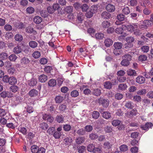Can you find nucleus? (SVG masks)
<instances>
[{
	"instance_id": "obj_1",
	"label": "nucleus",
	"mask_w": 153,
	"mask_h": 153,
	"mask_svg": "<svg viewBox=\"0 0 153 153\" xmlns=\"http://www.w3.org/2000/svg\"><path fill=\"white\" fill-rule=\"evenodd\" d=\"M123 59L121 61L120 64L123 66L127 67L130 64V61L131 60V56L129 54H126L123 56Z\"/></svg>"
},
{
	"instance_id": "obj_2",
	"label": "nucleus",
	"mask_w": 153,
	"mask_h": 153,
	"mask_svg": "<svg viewBox=\"0 0 153 153\" xmlns=\"http://www.w3.org/2000/svg\"><path fill=\"white\" fill-rule=\"evenodd\" d=\"M98 103L102 106L103 107H107L109 105V101L108 99H104L100 98L97 100Z\"/></svg>"
},
{
	"instance_id": "obj_3",
	"label": "nucleus",
	"mask_w": 153,
	"mask_h": 153,
	"mask_svg": "<svg viewBox=\"0 0 153 153\" xmlns=\"http://www.w3.org/2000/svg\"><path fill=\"white\" fill-rule=\"evenodd\" d=\"M137 111L136 108H134L129 111H127L125 114V116L127 117L131 118L134 116H136L137 114Z\"/></svg>"
},
{
	"instance_id": "obj_4",
	"label": "nucleus",
	"mask_w": 153,
	"mask_h": 153,
	"mask_svg": "<svg viewBox=\"0 0 153 153\" xmlns=\"http://www.w3.org/2000/svg\"><path fill=\"white\" fill-rule=\"evenodd\" d=\"M42 118L45 120H47V121L52 123L54 121V118L51 115L48 114H45L43 115Z\"/></svg>"
},
{
	"instance_id": "obj_5",
	"label": "nucleus",
	"mask_w": 153,
	"mask_h": 153,
	"mask_svg": "<svg viewBox=\"0 0 153 153\" xmlns=\"http://www.w3.org/2000/svg\"><path fill=\"white\" fill-rule=\"evenodd\" d=\"M105 8L106 10L109 13L113 12L115 10V5L111 3H108L107 4Z\"/></svg>"
},
{
	"instance_id": "obj_6",
	"label": "nucleus",
	"mask_w": 153,
	"mask_h": 153,
	"mask_svg": "<svg viewBox=\"0 0 153 153\" xmlns=\"http://www.w3.org/2000/svg\"><path fill=\"white\" fill-rule=\"evenodd\" d=\"M138 27L137 24H133L132 25H129L126 27L127 30L129 31L133 32L135 29L137 28Z\"/></svg>"
},
{
	"instance_id": "obj_7",
	"label": "nucleus",
	"mask_w": 153,
	"mask_h": 153,
	"mask_svg": "<svg viewBox=\"0 0 153 153\" xmlns=\"http://www.w3.org/2000/svg\"><path fill=\"white\" fill-rule=\"evenodd\" d=\"M101 17L104 19H109L111 16V15L109 12L105 11L103 12L101 14Z\"/></svg>"
},
{
	"instance_id": "obj_8",
	"label": "nucleus",
	"mask_w": 153,
	"mask_h": 153,
	"mask_svg": "<svg viewBox=\"0 0 153 153\" xmlns=\"http://www.w3.org/2000/svg\"><path fill=\"white\" fill-rule=\"evenodd\" d=\"M55 120L59 123H62L64 121V118L62 115H58L55 117Z\"/></svg>"
},
{
	"instance_id": "obj_9",
	"label": "nucleus",
	"mask_w": 153,
	"mask_h": 153,
	"mask_svg": "<svg viewBox=\"0 0 153 153\" xmlns=\"http://www.w3.org/2000/svg\"><path fill=\"white\" fill-rule=\"evenodd\" d=\"M145 81V77L142 76H138L136 78V82L140 84L144 83Z\"/></svg>"
},
{
	"instance_id": "obj_10",
	"label": "nucleus",
	"mask_w": 153,
	"mask_h": 153,
	"mask_svg": "<svg viewBox=\"0 0 153 153\" xmlns=\"http://www.w3.org/2000/svg\"><path fill=\"white\" fill-rule=\"evenodd\" d=\"M17 83V80L16 77L12 76L10 77L9 83L10 85H16Z\"/></svg>"
},
{
	"instance_id": "obj_11",
	"label": "nucleus",
	"mask_w": 153,
	"mask_h": 153,
	"mask_svg": "<svg viewBox=\"0 0 153 153\" xmlns=\"http://www.w3.org/2000/svg\"><path fill=\"white\" fill-rule=\"evenodd\" d=\"M64 143L66 146H70L73 140L71 137H66L64 139Z\"/></svg>"
},
{
	"instance_id": "obj_12",
	"label": "nucleus",
	"mask_w": 153,
	"mask_h": 153,
	"mask_svg": "<svg viewBox=\"0 0 153 153\" xmlns=\"http://www.w3.org/2000/svg\"><path fill=\"white\" fill-rule=\"evenodd\" d=\"M63 100V97L60 95L56 96L55 98V101L56 103H60Z\"/></svg>"
},
{
	"instance_id": "obj_13",
	"label": "nucleus",
	"mask_w": 153,
	"mask_h": 153,
	"mask_svg": "<svg viewBox=\"0 0 153 153\" xmlns=\"http://www.w3.org/2000/svg\"><path fill=\"white\" fill-rule=\"evenodd\" d=\"M153 126V124L151 123H147L144 125H143L142 128L143 130H146L149 128Z\"/></svg>"
},
{
	"instance_id": "obj_14",
	"label": "nucleus",
	"mask_w": 153,
	"mask_h": 153,
	"mask_svg": "<svg viewBox=\"0 0 153 153\" xmlns=\"http://www.w3.org/2000/svg\"><path fill=\"white\" fill-rule=\"evenodd\" d=\"M22 51V49L21 47L19 45H17L13 49V52L16 54L20 53Z\"/></svg>"
},
{
	"instance_id": "obj_15",
	"label": "nucleus",
	"mask_w": 153,
	"mask_h": 153,
	"mask_svg": "<svg viewBox=\"0 0 153 153\" xmlns=\"http://www.w3.org/2000/svg\"><path fill=\"white\" fill-rule=\"evenodd\" d=\"M33 21L35 23L39 24L42 21V19L39 16H36L34 17Z\"/></svg>"
},
{
	"instance_id": "obj_16",
	"label": "nucleus",
	"mask_w": 153,
	"mask_h": 153,
	"mask_svg": "<svg viewBox=\"0 0 153 153\" xmlns=\"http://www.w3.org/2000/svg\"><path fill=\"white\" fill-rule=\"evenodd\" d=\"M38 91L35 89H32L30 90L29 93V95L31 97H35L37 95Z\"/></svg>"
},
{
	"instance_id": "obj_17",
	"label": "nucleus",
	"mask_w": 153,
	"mask_h": 153,
	"mask_svg": "<svg viewBox=\"0 0 153 153\" xmlns=\"http://www.w3.org/2000/svg\"><path fill=\"white\" fill-rule=\"evenodd\" d=\"M39 127L42 129L46 130L48 128L49 126L47 123L43 122L39 124Z\"/></svg>"
},
{
	"instance_id": "obj_18",
	"label": "nucleus",
	"mask_w": 153,
	"mask_h": 153,
	"mask_svg": "<svg viewBox=\"0 0 153 153\" xmlns=\"http://www.w3.org/2000/svg\"><path fill=\"white\" fill-rule=\"evenodd\" d=\"M104 43L106 46L109 47L112 44L113 41L111 39L107 38L105 40Z\"/></svg>"
},
{
	"instance_id": "obj_19",
	"label": "nucleus",
	"mask_w": 153,
	"mask_h": 153,
	"mask_svg": "<svg viewBox=\"0 0 153 153\" xmlns=\"http://www.w3.org/2000/svg\"><path fill=\"white\" fill-rule=\"evenodd\" d=\"M39 81L42 82H45L47 79V76L43 74L39 76Z\"/></svg>"
},
{
	"instance_id": "obj_20",
	"label": "nucleus",
	"mask_w": 153,
	"mask_h": 153,
	"mask_svg": "<svg viewBox=\"0 0 153 153\" xmlns=\"http://www.w3.org/2000/svg\"><path fill=\"white\" fill-rule=\"evenodd\" d=\"M37 83L36 80L34 78H32L30 80L28 81V84L30 86H34Z\"/></svg>"
},
{
	"instance_id": "obj_21",
	"label": "nucleus",
	"mask_w": 153,
	"mask_h": 153,
	"mask_svg": "<svg viewBox=\"0 0 153 153\" xmlns=\"http://www.w3.org/2000/svg\"><path fill=\"white\" fill-rule=\"evenodd\" d=\"M30 62V61L29 59L25 57H23L21 60V63L24 65L27 64Z\"/></svg>"
},
{
	"instance_id": "obj_22",
	"label": "nucleus",
	"mask_w": 153,
	"mask_h": 153,
	"mask_svg": "<svg viewBox=\"0 0 153 153\" xmlns=\"http://www.w3.org/2000/svg\"><path fill=\"white\" fill-rule=\"evenodd\" d=\"M113 53L116 56H119L122 54L123 51L122 49L114 48Z\"/></svg>"
},
{
	"instance_id": "obj_23",
	"label": "nucleus",
	"mask_w": 153,
	"mask_h": 153,
	"mask_svg": "<svg viewBox=\"0 0 153 153\" xmlns=\"http://www.w3.org/2000/svg\"><path fill=\"white\" fill-rule=\"evenodd\" d=\"M122 46L123 44L119 42H114L113 45L114 48L122 49Z\"/></svg>"
},
{
	"instance_id": "obj_24",
	"label": "nucleus",
	"mask_w": 153,
	"mask_h": 153,
	"mask_svg": "<svg viewBox=\"0 0 153 153\" xmlns=\"http://www.w3.org/2000/svg\"><path fill=\"white\" fill-rule=\"evenodd\" d=\"M103 146L104 148L106 150H107L111 149L112 145L109 142H106L104 143Z\"/></svg>"
},
{
	"instance_id": "obj_25",
	"label": "nucleus",
	"mask_w": 153,
	"mask_h": 153,
	"mask_svg": "<svg viewBox=\"0 0 153 153\" xmlns=\"http://www.w3.org/2000/svg\"><path fill=\"white\" fill-rule=\"evenodd\" d=\"M123 13V14L127 15L130 13V10L128 7H125L122 10Z\"/></svg>"
},
{
	"instance_id": "obj_26",
	"label": "nucleus",
	"mask_w": 153,
	"mask_h": 153,
	"mask_svg": "<svg viewBox=\"0 0 153 153\" xmlns=\"http://www.w3.org/2000/svg\"><path fill=\"white\" fill-rule=\"evenodd\" d=\"M101 25L102 27L107 28L110 26V23L108 21H104L102 22Z\"/></svg>"
},
{
	"instance_id": "obj_27",
	"label": "nucleus",
	"mask_w": 153,
	"mask_h": 153,
	"mask_svg": "<svg viewBox=\"0 0 153 153\" xmlns=\"http://www.w3.org/2000/svg\"><path fill=\"white\" fill-rule=\"evenodd\" d=\"M38 147L35 145L32 146L30 148V150L32 153H37L38 152Z\"/></svg>"
},
{
	"instance_id": "obj_28",
	"label": "nucleus",
	"mask_w": 153,
	"mask_h": 153,
	"mask_svg": "<svg viewBox=\"0 0 153 153\" xmlns=\"http://www.w3.org/2000/svg\"><path fill=\"white\" fill-rule=\"evenodd\" d=\"M125 106L126 108L129 109H132L134 107L132 102L129 101L126 103Z\"/></svg>"
},
{
	"instance_id": "obj_29",
	"label": "nucleus",
	"mask_w": 153,
	"mask_h": 153,
	"mask_svg": "<svg viewBox=\"0 0 153 153\" xmlns=\"http://www.w3.org/2000/svg\"><path fill=\"white\" fill-rule=\"evenodd\" d=\"M26 31L28 33H33L34 34L36 33V31L33 28L31 27H28L26 28Z\"/></svg>"
},
{
	"instance_id": "obj_30",
	"label": "nucleus",
	"mask_w": 153,
	"mask_h": 153,
	"mask_svg": "<svg viewBox=\"0 0 153 153\" xmlns=\"http://www.w3.org/2000/svg\"><path fill=\"white\" fill-rule=\"evenodd\" d=\"M102 117L106 119H108L111 117V114L108 111L104 112L102 114Z\"/></svg>"
},
{
	"instance_id": "obj_31",
	"label": "nucleus",
	"mask_w": 153,
	"mask_h": 153,
	"mask_svg": "<svg viewBox=\"0 0 153 153\" xmlns=\"http://www.w3.org/2000/svg\"><path fill=\"white\" fill-rule=\"evenodd\" d=\"M56 84V80L53 79H50L48 82V85L49 86L51 87H54L55 86Z\"/></svg>"
},
{
	"instance_id": "obj_32",
	"label": "nucleus",
	"mask_w": 153,
	"mask_h": 153,
	"mask_svg": "<svg viewBox=\"0 0 153 153\" xmlns=\"http://www.w3.org/2000/svg\"><path fill=\"white\" fill-rule=\"evenodd\" d=\"M141 50L143 53H147L149 51V47L147 45L143 46L141 47Z\"/></svg>"
},
{
	"instance_id": "obj_33",
	"label": "nucleus",
	"mask_w": 153,
	"mask_h": 153,
	"mask_svg": "<svg viewBox=\"0 0 153 153\" xmlns=\"http://www.w3.org/2000/svg\"><path fill=\"white\" fill-rule=\"evenodd\" d=\"M8 57L7 54L5 52H2L0 54V58L2 60H4L7 59Z\"/></svg>"
},
{
	"instance_id": "obj_34",
	"label": "nucleus",
	"mask_w": 153,
	"mask_h": 153,
	"mask_svg": "<svg viewBox=\"0 0 153 153\" xmlns=\"http://www.w3.org/2000/svg\"><path fill=\"white\" fill-rule=\"evenodd\" d=\"M152 21L151 20H146L143 22V24L145 25L148 27L151 26L152 24Z\"/></svg>"
},
{
	"instance_id": "obj_35",
	"label": "nucleus",
	"mask_w": 153,
	"mask_h": 153,
	"mask_svg": "<svg viewBox=\"0 0 153 153\" xmlns=\"http://www.w3.org/2000/svg\"><path fill=\"white\" fill-rule=\"evenodd\" d=\"M118 87V89L119 90L123 91L125 90L127 87L126 84L124 83L120 84Z\"/></svg>"
},
{
	"instance_id": "obj_36",
	"label": "nucleus",
	"mask_w": 153,
	"mask_h": 153,
	"mask_svg": "<svg viewBox=\"0 0 153 153\" xmlns=\"http://www.w3.org/2000/svg\"><path fill=\"white\" fill-rule=\"evenodd\" d=\"M127 74L130 76H135L137 74L134 70L129 69L127 71Z\"/></svg>"
},
{
	"instance_id": "obj_37",
	"label": "nucleus",
	"mask_w": 153,
	"mask_h": 153,
	"mask_svg": "<svg viewBox=\"0 0 153 153\" xmlns=\"http://www.w3.org/2000/svg\"><path fill=\"white\" fill-rule=\"evenodd\" d=\"M29 46L32 48H35L38 45V44L36 41H30L29 43Z\"/></svg>"
},
{
	"instance_id": "obj_38",
	"label": "nucleus",
	"mask_w": 153,
	"mask_h": 153,
	"mask_svg": "<svg viewBox=\"0 0 153 153\" xmlns=\"http://www.w3.org/2000/svg\"><path fill=\"white\" fill-rule=\"evenodd\" d=\"M13 86H11L10 88V91L14 93L17 92L19 89V87L16 85H13Z\"/></svg>"
},
{
	"instance_id": "obj_39",
	"label": "nucleus",
	"mask_w": 153,
	"mask_h": 153,
	"mask_svg": "<svg viewBox=\"0 0 153 153\" xmlns=\"http://www.w3.org/2000/svg\"><path fill=\"white\" fill-rule=\"evenodd\" d=\"M32 56L35 59H38L40 57L41 53L39 51H36L33 53Z\"/></svg>"
},
{
	"instance_id": "obj_40",
	"label": "nucleus",
	"mask_w": 153,
	"mask_h": 153,
	"mask_svg": "<svg viewBox=\"0 0 153 153\" xmlns=\"http://www.w3.org/2000/svg\"><path fill=\"white\" fill-rule=\"evenodd\" d=\"M104 86L105 88L110 89L112 87V84L110 82L107 81L105 82L104 83Z\"/></svg>"
},
{
	"instance_id": "obj_41",
	"label": "nucleus",
	"mask_w": 153,
	"mask_h": 153,
	"mask_svg": "<svg viewBox=\"0 0 153 153\" xmlns=\"http://www.w3.org/2000/svg\"><path fill=\"white\" fill-rule=\"evenodd\" d=\"M85 140V138L83 137H79L76 139V142L78 144H81L83 143Z\"/></svg>"
},
{
	"instance_id": "obj_42",
	"label": "nucleus",
	"mask_w": 153,
	"mask_h": 153,
	"mask_svg": "<svg viewBox=\"0 0 153 153\" xmlns=\"http://www.w3.org/2000/svg\"><path fill=\"white\" fill-rule=\"evenodd\" d=\"M15 40L17 41L21 42L23 39L22 36L20 34H16L15 36Z\"/></svg>"
},
{
	"instance_id": "obj_43",
	"label": "nucleus",
	"mask_w": 153,
	"mask_h": 153,
	"mask_svg": "<svg viewBox=\"0 0 153 153\" xmlns=\"http://www.w3.org/2000/svg\"><path fill=\"white\" fill-rule=\"evenodd\" d=\"M95 37L97 39H102L104 36V34L101 33H96L95 35Z\"/></svg>"
},
{
	"instance_id": "obj_44",
	"label": "nucleus",
	"mask_w": 153,
	"mask_h": 153,
	"mask_svg": "<svg viewBox=\"0 0 153 153\" xmlns=\"http://www.w3.org/2000/svg\"><path fill=\"white\" fill-rule=\"evenodd\" d=\"M115 31V32L118 34H121L124 31L123 27H119L117 28Z\"/></svg>"
},
{
	"instance_id": "obj_45",
	"label": "nucleus",
	"mask_w": 153,
	"mask_h": 153,
	"mask_svg": "<svg viewBox=\"0 0 153 153\" xmlns=\"http://www.w3.org/2000/svg\"><path fill=\"white\" fill-rule=\"evenodd\" d=\"M80 8L83 12H86L88 9L89 6L86 4H83Z\"/></svg>"
},
{
	"instance_id": "obj_46",
	"label": "nucleus",
	"mask_w": 153,
	"mask_h": 153,
	"mask_svg": "<svg viewBox=\"0 0 153 153\" xmlns=\"http://www.w3.org/2000/svg\"><path fill=\"white\" fill-rule=\"evenodd\" d=\"M79 95V92L76 90H74L72 91L71 93V95L74 97H77Z\"/></svg>"
},
{
	"instance_id": "obj_47",
	"label": "nucleus",
	"mask_w": 153,
	"mask_h": 153,
	"mask_svg": "<svg viewBox=\"0 0 153 153\" xmlns=\"http://www.w3.org/2000/svg\"><path fill=\"white\" fill-rule=\"evenodd\" d=\"M99 113L97 111H94L92 114V117L93 118L95 119H97L100 116Z\"/></svg>"
},
{
	"instance_id": "obj_48",
	"label": "nucleus",
	"mask_w": 153,
	"mask_h": 153,
	"mask_svg": "<svg viewBox=\"0 0 153 153\" xmlns=\"http://www.w3.org/2000/svg\"><path fill=\"white\" fill-rule=\"evenodd\" d=\"M55 128L54 127H51L49 128L47 130V132L49 134L52 135L55 132Z\"/></svg>"
},
{
	"instance_id": "obj_49",
	"label": "nucleus",
	"mask_w": 153,
	"mask_h": 153,
	"mask_svg": "<svg viewBox=\"0 0 153 153\" xmlns=\"http://www.w3.org/2000/svg\"><path fill=\"white\" fill-rule=\"evenodd\" d=\"M121 123V121L118 120H115L112 121L111 123L114 126H117L119 125Z\"/></svg>"
},
{
	"instance_id": "obj_50",
	"label": "nucleus",
	"mask_w": 153,
	"mask_h": 153,
	"mask_svg": "<svg viewBox=\"0 0 153 153\" xmlns=\"http://www.w3.org/2000/svg\"><path fill=\"white\" fill-rule=\"evenodd\" d=\"M147 56L144 55H140L138 58L139 60L141 62L145 61L146 60Z\"/></svg>"
},
{
	"instance_id": "obj_51",
	"label": "nucleus",
	"mask_w": 153,
	"mask_h": 153,
	"mask_svg": "<svg viewBox=\"0 0 153 153\" xmlns=\"http://www.w3.org/2000/svg\"><path fill=\"white\" fill-rule=\"evenodd\" d=\"M66 106L65 104H60L59 106V109L61 112H64L66 108Z\"/></svg>"
},
{
	"instance_id": "obj_52",
	"label": "nucleus",
	"mask_w": 153,
	"mask_h": 153,
	"mask_svg": "<svg viewBox=\"0 0 153 153\" xmlns=\"http://www.w3.org/2000/svg\"><path fill=\"white\" fill-rule=\"evenodd\" d=\"M124 15L121 13L118 15L117 16V19L120 21H123L125 19V16Z\"/></svg>"
},
{
	"instance_id": "obj_53",
	"label": "nucleus",
	"mask_w": 153,
	"mask_h": 153,
	"mask_svg": "<svg viewBox=\"0 0 153 153\" xmlns=\"http://www.w3.org/2000/svg\"><path fill=\"white\" fill-rule=\"evenodd\" d=\"M73 7L71 6H67L65 9V12L69 13L72 12Z\"/></svg>"
},
{
	"instance_id": "obj_54",
	"label": "nucleus",
	"mask_w": 153,
	"mask_h": 153,
	"mask_svg": "<svg viewBox=\"0 0 153 153\" xmlns=\"http://www.w3.org/2000/svg\"><path fill=\"white\" fill-rule=\"evenodd\" d=\"M93 94L96 96H98L100 94L101 91L98 88L94 89L93 91Z\"/></svg>"
},
{
	"instance_id": "obj_55",
	"label": "nucleus",
	"mask_w": 153,
	"mask_h": 153,
	"mask_svg": "<svg viewBox=\"0 0 153 153\" xmlns=\"http://www.w3.org/2000/svg\"><path fill=\"white\" fill-rule=\"evenodd\" d=\"M17 58V56L14 54H11L9 56V60L13 62L15 61L16 59Z\"/></svg>"
},
{
	"instance_id": "obj_56",
	"label": "nucleus",
	"mask_w": 153,
	"mask_h": 153,
	"mask_svg": "<svg viewBox=\"0 0 153 153\" xmlns=\"http://www.w3.org/2000/svg\"><path fill=\"white\" fill-rule=\"evenodd\" d=\"M95 148L94 145L92 144H89L87 146V149L89 151L91 152Z\"/></svg>"
},
{
	"instance_id": "obj_57",
	"label": "nucleus",
	"mask_w": 153,
	"mask_h": 153,
	"mask_svg": "<svg viewBox=\"0 0 153 153\" xmlns=\"http://www.w3.org/2000/svg\"><path fill=\"white\" fill-rule=\"evenodd\" d=\"M146 90L145 89H142L138 91L137 92V94L139 95H143L146 93Z\"/></svg>"
},
{
	"instance_id": "obj_58",
	"label": "nucleus",
	"mask_w": 153,
	"mask_h": 153,
	"mask_svg": "<svg viewBox=\"0 0 153 153\" xmlns=\"http://www.w3.org/2000/svg\"><path fill=\"white\" fill-rule=\"evenodd\" d=\"M10 77L8 76L5 75L3 76L2 78V81L4 83H9Z\"/></svg>"
},
{
	"instance_id": "obj_59",
	"label": "nucleus",
	"mask_w": 153,
	"mask_h": 153,
	"mask_svg": "<svg viewBox=\"0 0 153 153\" xmlns=\"http://www.w3.org/2000/svg\"><path fill=\"white\" fill-rule=\"evenodd\" d=\"M71 126L70 125L66 124L63 126V128L65 131H69L71 129Z\"/></svg>"
},
{
	"instance_id": "obj_60",
	"label": "nucleus",
	"mask_w": 153,
	"mask_h": 153,
	"mask_svg": "<svg viewBox=\"0 0 153 153\" xmlns=\"http://www.w3.org/2000/svg\"><path fill=\"white\" fill-rule=\"evenodd\" d=\"M128 149V146L125 145H123L120 146V149L122 152L126 151Z\"/></svg>"
},
{
	"instance_id": "obj_61",
	"label": "nucleus",
	"mask_w": 153,
	"mask_h": 153,
	"mask_svg": "<svg viewBox=\"0 0 153 153\" xmlns=\"http://www.w3.org/2000/svg\"><path fill=\"white\" fill-rule=\"evenodd\" d=\"M133 100L134 101L137 102H139L141 101V97L138 95L134 96L133 97Z\"/></svg>"
},
{
	"instance_id": "obj_62",
	"label": "nucleus",
	"mask_w": 153,
	"mask_h": 153,
	"mask_svg": "<svg viewBox=\"0 0 153 153\" xmlns=\"http://www.w3.org/2000/svg\"><path fill=\"white\" fill-rule=\"evenodd\" d=\"M52 69V67L50 66H47L44 68L45 71L47 73H50Z\"/></svg>"
},
{
	"instance_id": "obj_63",
	"label": "nucleus",
	"mask_w": 153,
	"mask_h": 153,
	"mask_svg": "<svg viewBox=\"0 0 153 153\" xmlns=\"http://www.w3.org/2000/svg\"><path fill=\"white\" fill-rule=\"evenodd\" d=\"M19 130L24 135H25L27 133V129L25 127L19 128Z\"/></svg>"
},
{
	"instance_id": "obj_64",
	"label": "nucleus",
	"mask_w": 153,
	"mask_h": 153,
	"mask_svg": "<svg viewBox=\"0 0 153 153\" xmlns=\"http://www.w3.org/2000/svg\"><path fill=\"white\" fill-rule=\"evenodd\" d=\"M39 62L42 65H45L47 63L48 60L45 58H42L40 59Z\"/></svg>"
}]
</instances>
